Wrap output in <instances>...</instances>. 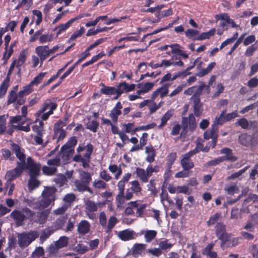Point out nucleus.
I'll list each match as a JSON object with an SVG mask.
<instances>
[{"mask_svg": "<svg viewBox=\"0 0 258 258\" xmlns=\"http://www.w3.org/2000/svg\"><path fill=\"white\" fill-rule=\"evenodd\" d=\"M55 187L46 188L42 194V198L39 200V209H44L48 207L55 200Z\"/></svg>", "mask_w": 258, "mask_h": 258, "instance_id": "f257e3e1", "label": "nucleus"}, {"mask_svg": "<svg viewBox=\"0 0 258 258\" xmlns=\"http://www.w3.org/2000/svg\"><path fill=\"white\" fill-rule=\"evenodd\" d=\"M38 236L39 233L36 231L19 233L17 236L18 244L21 248L26 247Z\"/></svg>", "mask_w": 258, "mask_h": 258, "instance_id": "f03ea898", "label": "nucleus"}, {"mask_svg": "<svg viewBox=\"0 0 258 258\" xmlns=\"http://www.w3.org/2000/svg\"><path fill=\"white\" fill-rule=\"evenodd\" d=\"M41 168L40 164L34 162L30 157L27 158V163H25V169L28 170L30 177H36L38 176L40 171Z\"/></svg>", "mask_w": 258, "mask_h": 258, "instance_id": "7ed1b4c3", "label": "nucleus"}, {"mask_svg": "<svg viewBox=\"0 0 258 258\" xmlns=\"http://www.w3.org/2000/svg\"><path fill=\"white\" fill-rule=\"evenodd\" d=\"M61 159L55 157L47 161L48 166H44L42 168L43 172L48 175H52L56 172V167L60 165Z\"/></svg>", "mask_w": 258, "mask_h": 258, "instance_id": "20e7f679", "label": "nucleus"}, {"mask_svg": "<svg viewBox=\"0 0 258 258\" xmlns=\"http://www.w3.org/2000/svg\"><path fill=\"white\" fill-rule=\"evenodd\" d=\"M26 60V54L25 52L22 51L19 54L18 58L17 59H15V60H14L12 63H11L8 73V76H10L11 74L15 67H16L18 70L17 73V75H20L21 71V67L25 63Z\"/></svg>", "mask_w": 258, "mask_h": 258, "instance_id": "39448f33", "label": "nucleus"}, {"mask_svg": "<svg viewBox=\"0 0 258 258\" xmlns=\"http://www.w3.org/2000/svg\"><path fill=\"white\" fill-rule=\"evenodd\" d=\"M215 18L217 21H221L219 25L224 29L228 24H230L232 28H236L238 26L226 13H221L216 15L215 16Z\"/></svg>", "mask_w": 258, "mask_h": 258, "instance_id": "423d86ee", "label": "nucleus"}, {"mask_svg": "<svg viewBox=\"0 0 258 258\" xmlns=\"http://www.w3.org/2000/svg\"><path fill=\"white\" fill-rule=\"evenodd\" d=\"M216 234L219 239L222 240L221 246L224 247V243L228 240L229 235L225 232V225L222 223H218L216 226Z\"/></svg>", "mask_w": 258, "mask_h": 258, "instance_id": "0eeeda50", "label": "nucleus"}, {"mask_svg": "<svg viewBox=\"0 0 258 258\" xmlns=\"http://www.w3.org/2000/svg\"><path fill=\"white\" fill-rule=\"evenodd\" d=\"M66 126V123L64 121L59 120L55 123L54 132V135L57 137V140H63L66 136V131L63 128Z\"/></svg>", "mask_w": 258, "mask_h": 258, "instance_id": "6e6552de", "label": "nucleus"}, {"mask_svg": "<svg viewBox=\"0 0 258 258\" xmlns=\"http://www.w3.org/2000/svg\"><path fill=\"white\" fill-rule=\"evenodd\" d=\"M218 127H215L212 125L210 130L206 131L204 134V138L205 140L212 139V148H214L217 143V140L218 138Z\"/></svg>", "mask_w": 258, "mask_h": 258, "instance_id": "1a4fd4ad", "label": "nucleus"}, {"mask_svg": "<svg viewBox=\"0 0 258 258\" xmlns=\"http://www.w3.org/2000/svg\"><path fill=\"white\" fill-rule=\"evenodd\" d=\"M255 202H258V196L255 194H249L248 197L244 200L241 208V211L245 213H249L248 206Z\"/></svg>", "mask_w": 258, "mask_h": 258, "instance_id": "9d476101", "label": "nucleus"}, {"mask_svg": "<svg viewBox=\"0 0 258 258\" xmlns=\"http://www.w3.org/2000/svg\"><path fill=\"white\" fill-rule=\"evenodd\" d=\"M24 169L25 167H24V166H20L18 165L15 169L7 171L5 176L7 180V182H11L15 179Z\"/></svg>", "mask_w": 258, "mask_h": 258, "instance_id": "9b49d317", "label": "nucleus"}, {"mask_svg": "<svg viewBox=\"0 0 258 258\" xmlns=\"http://www.w3.org/2000/svg\"><path fill=\"white\" fill-rule=\"evenodd\" d=\"M12 150L15 152L17 157L19 159L20 162H18V166L25 167V159L26 156L24 153V151L17 144H13Z\"/></svg>", "mask_w": 258, "mask_h": 258, "instance_id": "f8f14e48", "label": "nucleus"}, {"mask_svg": "<svg viewBox=\"0 0 258 258\" xmlns=\"http://www.w3.org/2000/svg\"><path fill=\"white\" fill-rule=\"evenodd\" d=\"M155 83L154 82H142L137 85L138 90L137 93L138 95H144L151 90L154 88Z\"/></svg>", "mask_w": 258, "mask_h": 258, "instance_id": "ddd939ff", "label": "nucleus"}, {"mask_svg": "<svg viewBox=\"0 0 258 258\" xmlns=\"http://www.w3.org/2000/svg\"><path fill=\"white\" fill-rule=\"evenodd\" d=\"M35 53L39 56L41 61L43 62L50 55L49 47L48 45L37 46L35 48Z\"/></svg>", "mask_w": 258, "mask_h": 258, "instance_id": "4468645a", "label": "nucleus"}, {"mask_svg": "<svg viewBox=\"0 0 258 258\" xmlns=\"http://www.w3.org/2000/svg\"><path fill=\"white\" fill-rule=\"evenodd\" d=\"M169 86V84H166L162 86L161 87L157 89L152 93L151 98L152 99H156L157 97L159 96L160 98L162 99L168 94Z\"/></svg>", "mask_w": 258, "mask_h": 258, "instance_id": "2eb2a0df", "label": "nucleus"}, {"mask_svg": "<svg viewBox=\"0 0 258 258\" xmlns=\"http://www.w3.org/2000/svg\"><path fill=\"white\" fill-rule=\"evenodd\" d=\"M74 149H71L69 148H63L62 146L61 148L60 153L59 155L56 157H59L60 159V157L62 159V162L63 164H66L67 163L68 160L72 157L74 153Z\"/></svg>", "mask_w": 258, "mask_h": 258, "instance_id": "dca6fc26", "label": "nucleus"}, {"mask_svg": "<svg viewBox=\"0 0 258 258\" xmlns=\"http://www.w3.org/2000/svg\"><path fill=\"white\" fill-rule=\"evenodd\" d=\"M258 223V213L250 215V218L246 222L243 228L249 232L254 231V226Z\"/></svg>", "mask_w": 258, "mask_h": 258, "instance_id": "f3484780", "label": "nucleus"}, {"mask_svg": "<svg viewBox=\"0 0 258 258\" xmlns=\"http://www.w3.org/2000/svg\"><path fill=\"white\" fill-rule=\"evenodd\" d=\"M10 216L14 220L18 226L22 225L25 219L23 212L17 210H14L11 213Z\"/></svg>", "mask_w": 258, "mask_h": 258, "instance_id": "a211bd4d", "label": "nucleus"}, {"mask_svg": "<svg viewBox=\"0 0 258 258\" xmlns=\"http://www.w3.org/2000/svg\"><path fill=\"white\" fill-rule=\"evenodd\" d=\"M135 84H132L129 85L124 82L118 84L116 88V92H118V95H121L124 92H129L134 91L135 89Z\"/></svg>", "mask_w": 258, "mask_h": 258, "instance_id": "6ab92c4d", "label": "nucleus"}, {"mask_svg": "<svg viewBox=\"0 0 258 258\" xmlns=\"http://www.w3.org/2000/svg\"><path fill=\"white\" fill-rule=\"evenodd\" d=\"M122 108V104L120 102H117L115 106L112 109L109 115L114 123H116L118 120V117L121 113V109Z\"/></svg>", "mask_w": 258, "mask_h": 258, "instance_id": "aec40b11", "label": "nucleus"}, {"mask_svg": "<svg viewBox=\"0 0 258 258\" xmlns=\"http://www.w3.org/2000/svg\"><path fill=\"white\" fill-rule=\"evenodd\" d=\"M90 226V224L87 220H82L78 225L77 231L80 234L85 235L89 232Z\"/></svg>", "mask_w": 258, "mask_h": 258, "instance_id": "412c9836", "label": "nucleus"}, {"mask_svg": "<svg viewBox=\"0 0 258 258\" xmlns=\"http://www.w3.org/2000/svg\"><path fill=\"white\" fill-rule=\"evenodd\" d=\"M145 153L147 154L146 161L150 163L154 162L156 156V151L152 146H148L146 147Z\"/></svg>", "mask_w": 258, "mask_h": 258, "instance_id": "4be33fe9", "label": "nucleus"}, {"mask_svg": "<svg viewBox=\"0 0 258 258\" xmlns=\"http://www.w3.org/2000/svg\"><path fill=\"white\" fill-rule=\"evenodd\" d=\"M156 99H152L151 97V99H149V103L148 107L150 110V113H152L156 111L159 108H160L164 103V102L161 100L158 104H157L155 100Z\"/></svg>", "mask_w": 258, "mask_h": 258, "instance_id": "5701e85b", "label": "nucleus"}, {"mask_svg": "<svg viewBox=\"0 0 258 258\" xmlns=\"http://www.w3.org/2000/svg\"><path fill=\"white\" fill-rule=\"evenodd\" d=\"M118 236L122 240H128L134 238L135 232L129 230H124L119 232Z\"/></svg>", "mask_w": 258, "mask_h": 258, "instance_id": "b1692460", "label": "nucleus"}, {"mask_svg": "<svg viewBox=\"0 0 258 258\" xmlns=\"http://www.w3.org/2000/svg\"><path fill=\"white\" fill-rule=\"evenodd\" d=\"M146 169L137 167L136 169V173L137 177L144 183H146L149 180V176L147 175Z\"/></svg>", "mask_w": 258, "mask_h": 258, "instance_id": "393cba45", "label": "nucleus"}, {"mask_svg": "<svg viewBox=\"0 0 258 258\" xmlns=\"http://www.w3.org/2000/svg\"><path fill=\"white\" fill-rule=\"evenodd\" d=\"M221 154H225V156L222 157L223 158V161L225 160H229L231 161H235L237 158L232 155V151L228 148H224L220 151Z\"/></svg>", "mask_w": 258, "mask_h": 258, "instance_id": "a878e982", "label": "nucleus"}, {"mask_svg": "<svg viewBox=\"0 0 258 258\" xmlns=\"http://www.w3.org/2000/svg\"><path fill=\"white\" fill-rule=\"evenodd\" d=\"M144 235V238L146 242H150L157 236V232L154 230H146L142 232Z\"/></svg>", "mask_w": 258, "mask_h": 258, "instance_id": "bb28decb", "label": "nucleus"}, {"mask_svg": "<svg viewBox=\"0 0 258 258\" xmlns=\"http://www.w3.org/2000/svg\"><path fill=\"white\" fill-rule=\"evenodd\" d=\"M100 206V203H95L94 202L91 200H88L85 203V210L86 211L89 212H96L98 210V207Z\"/></svg>", "mask_w": 258, "mask_h": 258, "instance_id": "cd10ccee", "label": "nucleus"}, {"mask_svg": "<svg viewBox=\"0 0 258 258\" xmlns=\"http://www.w3.org/2000/svg\"><path fill=\"white\" fill-rule=\"evenodd\" d=\"M67 218L66 217H62L58 218L53 224L51 227L52 230L56 231L57 230L61 229L66 222Z\"/></svg>", "mask_w": 258, "mask_h": 258, "instance_id": "c85d7f7f", "label": "nucleus"}, {"mask_svg": "<svg viewBox=\"0 0 258 258\" xmlns=\"http://www.w3.org/2000/svg\"><path fill=\"white\" fill-rule=\"evenodd\" d=\"M78 172L79 175L80 180L84 182L89 183L92 180V175L82 169H78Z\"/></svg>", "mask_w": 258, "mask_h": 258, "instance_id": "c756f323", "label": "nucleus"}, {"mask_svg": "<svg viewBox=\"0 0 258 258\" xmlns=\"http://www.w3.org/2000/svg\"><path fill=\"white\" fill-rule=\"evenodd\" d=\"M181 165L183 169L190 170L194 167V164L190 158H187L184 156L180 161Z\"/></svg>", "mask_w": 258, "mask_h": 258, "instance_id": "7c9ffc66", "label": "nucleus"}, {"mask_svg": "<svg viewBox=\"0 0 258 258\" xmlns=\"http://www.w3.org/2000/svg\"><path fill=\"white\" fill-rule=\"evenodd\" d=\"M108 169L110 172L115 174L114 178L116 180L119 179L122 173L121 168L115 164H110Z\"/></svg>", "mask_w": 258, "mask_h": 258, "instance_id": "2f4dec72", "label": "nucleus"}, {"mask_svg": "<svg viewBox=\"0 0 258 258\" xmlns=\"http://www.w3.org/2000/svg\"><path fill=\"white\" fill-rule=\"evenodd\" d=\"M89 184L78 179L76 180L74 182L75 187L79 191H90V188L88 186Z\"/></svg>", "mask_w": 258, "mask_h": 258, "instance_id": "473e14b6", "label": "nucleus"}, {"mask_svg": "<svg viewBox=\"0 0 258 258\" xmlns=\"http://www.w3.org/2000/svg\"><path fill=\"white\" fill-rule=\"evenodd\" d=\"M118 220L115 216H111L108 219V224L106 225V227H104L106 228V232L108 233L111 232L112 228L118 223Z\"/></svg>", "mask_w": 258, "mask_h": 258, "instance_id": "72a5a7b5", "label": "nucleus"}, {"mask_svg": "<svg viewBox=\"0 0 258 258\" xmlns=\"http://www.w3.org/2000/svg\"><path fill=\"white\" fill-rule=\"evenodd\" d=\"M131 190L136 195H138L142 190V188L138 180H135L131 182Z\"/></svg>", "mask_w": 258, "mask_h": 258, "instance_id": "f704fd0d", "label": "nucleus"}, {"mask_svg": "<svg viewBox=\"0 0 258 258\" xmlns=\"http://www.w3.org/2000/svg\"><path fill=\"white\" fill-rule=\"evenodd\" d=\"M216 64V63L215 62H211L206 68L201 70L197 73V75L200 77L205 76L211 72L213 69L215 67Z\"/></svg>", "mask_w": 258, "mask_h": 258, "instance_id": "c9c22d12", "label": "nucleus"}, {"mask_svg": "<svg viewBox=\"0 0 258 258\" xmlns=\"http://www.w3.org/2000/svg\"><path fill=\"white\" fill-rule=\"evenodd\" d=\"M224 190L227 194L230 195H233L237 194L239 191V187L235 183H232L226 186L224 188Z\"/></svg>", "mask_w": 258, "mask_h": 258, "instance_id": "e433bc0d", "label": "nucleus"}, {"mask_svg": "<svg viewBox=\"0 0 258 258\" xmlns=\"http://www.w3.org/2000/svg\"><path fill=\"white\" fill-rule=\"evenodd\" d=\"M102 87L100 89V92L103 94L111 95L114 94L116 92V87L105 86L102 84Z\"/></svg>", "mask_w": 258, "mask_h": 258, "instance_id": "4c0bfd02", "label": "nucleus"}, {"mask_svg": "<svg viewBox=\"0 0 258 258\" xmlns=\"http://www.w3.org/2000/svg\"><path fill=\"white\" fill-rule=\"evenodd\" d=\"M173 113V109L168 110L161 118V122L160 124L159 125V127L161 128L162 126H164L166 124L167 121L172 117Z\"/></svg>", "mask_w": 258, "mask_h": 258, "instance_id": "58836bf2", "label": "nucleus"}, {"mask_svg": "<svg viewBox=\"0 0 258 258\" xmlns=\"http://www.w3.org/2000/svg\"><path fill=\"white\" fill-rule=\"evenodd\" d=\"M75 199L76 196L74 194L70 193L67 194L63 198V205H66L68 208L70 207Z\"/></svg>", "mask_w": 258, "mask_h": 258, "instance_id": "ea45409f", "label": "nucleus"}, {"mask_svg": "<svg viewBox=\"0 0 258 258\" xmlns=\"http://www.w3.org/2000/svg\"><path fill=\"white\" fill-rule=\"evenodd\" d=\"M239 143L245 146H248L251 144V137L246 134H242L239 137Z\"/></svg>", "mask_w": 258, "mask_h": 258, "instance_id": "a19ab883", "label": "nucleus"}, {"mask_svg": "<svg viewBox=\"0 0 258 258\" xmlns=\"http://www.w3.org/2000/svg\"><path fill=\"white\" fill-rule=\"evenodd\" d=\"M146 248V245L143 243H137L133 247V252L134 254H142L144 253Z\"/></svg>", "mask_w": 258, "mask_h": 258, "instance_id": "79ce46f5", "label": "nucleus"}, {"mask_svg": "<svg viewBox=\"0 0 258 258\" xmlns=\"http://www.w3.org/2000/svg\"><path fill=\"white\" fill-rule=\"evenodd\" d=\"M122 126V128L125 133H130L131 135H134L138 131V128H135L134 122L123 124Z\"/></svg>", "mask_w": 258, "mask_h": 258, "instance_id": "37998d69", "label": "nucleus"}, {"mask_svg": "<svg viewBox=\"0 0 258 258\" xmlns=\"http://www.w3.org/2000/svg\"><path fill=\"white\" fill-rule=\"evenodd\" d=\"M49 213V210H46L38 213V218L34 220L40 224L44 223L48 217Z\"/></svg>", "mask_w": 258, "mask_h": 258, "instance_id": "c03bdc74", "label": "nucleus"}, {"mask_svg": "<svg viewBox=\"0 0 258 258\" xmlns=\"http://www.w3.org/2000/svg\"><path fill=\"white\" fill-rule=\"evenodd\" d=\"M215 29L213 28L207 32L202 33L200 35L199 34L197 40H203L210 38L211 36H213L215 33Z\"/></svg>", "mask_w": 258, "mask_h": 258, "instance_id": "a18cd8bd", "label": "nucleus"}, {"mask_svg": "<svg viewBox=\"0 0 258 258\" xmlns=\"http://www.w3.org/2000/svg\"><path fill=\"white\" fill-rule=\"evenodd\" d=\"M69 238L66 236H61L56 241L55 246L57 248H61L67 246L68 244Z\"/></svg>", "mask_w": 258, "mask_h": 258, "instance_id": "49530a36", "label": "nucleus"}, {"mask_svg": "<svg viewBox=\"0 0 258 258\" xmlns=\"http://www.w3.org/2000/svg\"><path fill=\"white\" fill-rule=\"evenodd\" d=\"M188 120L189 127L190 130L191 131L195 130L196 127V119L194 115L191 113L189 115L188 117H184L182 119V122H183L184 121H187Z\"/></svg>", "mask_w": 258, "mask_h": 258, "instance_id": "de8ad7c7", "label": "nucleus"}, {"mask_svg": "<svg viewBox=\"0 0 258 258\" xmlns=\"http://www.w3.org/2000/svg\"><path fill=\"white\" fill-rule=\"evenodd\" d=\"M185 36L192 40H197V37L199 34V31L192 29H188L185 32Z\"/></svg>", "mask_w": 258, "mask_h": 258, "instance_id": "09e8293b", "label": "nucleus"}, {"mask_svg": "<svg viewBox=\"0 0 258 258\" xmlns=\"http://www.w3.org/2000/svg\"><path fill=\"white\" fill-rule=\"evenodd\" d=\"M132 174L131 173H127L123 175L121 180L117 183V187L124 188L125 187V183L127 182L131 178Z\"/></svg>", "mask_w": 258, "mask_h": 258, "instance_id": "8fccbe9b", "label": "nucleus"}, {"mask_svg": "<svg viewBox=\"0 0 258 258\" xmlns=\"http://www.w3.org/2000/svg\"><path fill=\"white\" fill-rule=\"evenodd\" d=\"M72 24V22L70 20L65 24H62L54 28V30H58L57 32V35L60 34L62 32H64L68 28H69Z\"/></svg>", "mask_w": 258, "mask_h": 258, "instance_id": "3c124183", "label": "nucleus"}, {"mask_svg": "<svg viewBox=\"0 0 258 258\" xmlns=\"http://www.w3.org/2000/svg\"><path fill=\"white\" fill-rule=\"evenodd\" d=\"M226 113V110L223 111L219 117H216L215 119V120L214 121V122L212 124L213 126L215 127H218L217 124H222L225 121H227L226 120H225V117L224 114Z\"/></svg>", "mask_w": 258, "mask_h": 258, "instance_id": "603ef678", "label": "nucleus"}, {"mask_svg": "<svg viewBox=\"0 0 258 258\" xmlns=\"http://www.w3.org/2000/svg\"><path fill=\"white\" fill-rule=\"evenodd\" d=\"M54 232V230H52L50 227L45 229L42 231L41 235L40 236V240L41 242H43L44 240H45L47 238H48L49 236L52 234Z\"/></svg>", "mask_w": 258, "mask_h": 258, "instance_id": "864d4df0", "label": "nucleus"}, {"mask_svg": "<svg viewBox=\"0 0 258 258\" xmlns=\"http://www.w3.org/2000/svg\"><path fill=\"white\" fill-rule=\"evenodd\" d=\"M26 203L33 209H39V200L30 198L25 200Z\"/></svg>", "mask_w": 258, "mask_h": 258, "instance_id": "5fc2aeb1", "label": "nucleus"}, {"mask_svg": "<svg viewBox=\"0 0 258 258\" xmlns=\"http://www.w3.org/2000/svg\"><path fill=\"white\" fill-rule=\"evenodd\" d=\"M44 249L41 247L37 248L32 254V258H47L44 256Z\"/></svg>", "mask_w": 258, "mask_h": 258, "instance_id": "6e6d98bb", "label": "nucleus"}, {"mask_svg": "<svg viewBox=\"0 0 258 258\" xmlns=\"http://www.w3.org/2000/svg\"><path fill=\"white\" fill-rule=\"evenodd\" d=\"M160 168L158 165H149L147 168V174L149 177H151L154 172L157 173L159 171Z\"/></svg>", "mask_w": 258, "mask_h": 258, "instance_id": "4d7b16f0", "label": "nucleus"}, {"mask_svg": "<svg viewBox=\"0 0 258 258\" xmlns=\"http://www.w3.org/2000/svg\"><path fill=\"white\" fill-rule=\"evenodd\" d=\"M85 29L84 27H81L80 29L74 33L68 40L70 43L72 41L76 40L77 38L80 37L85 32Z\"/></svg>", "mask_w": 258, "mask_h": 258, "instance_id": "13d9d810", "label": "nucleus"}, {"mask_svg": "<svg viewBox=\"0 0 258 258\" xmlns=\"http://www.w3.org/2000/svg\"><path fill=\"white\" fill-rule=\"evenodd\" d=\"M238 33L237 32H236L231 38H228L224 41H223L220 46V49H222L225 46H227L228 44H230L232 43L238 37Z\"/></svg>", "mask_w": 258, "mask_h": 258, "instance_id": "bf43d9fd", "label": "nucleus"}, {"mask_svg": "<svg viewBox=\"0 0 258 258\" xmlns=\"http://www.w3.org/2000/svg\"><path fill=\"white\" fill-rule=\"evenodd\" d=\"M176 158V153L175 152L171 153L167 156V166L168 167V172L170 171V169L172 167V164L175 161Z\"/></svg>", "mask_w": 258, "mask_h": 258, "instance_id": "052dcab7", "label": "nucleus"}, {"mask_svg": "<svg viewBox=\"0 0 258 258\" xmlns=\"http://www.w3.org/2000/svg\"><path fill=\"white\" fill-rule=\"evenodd\" d=\"M99 125L98 122L96 120H89L87 123V128L95 133Z\"/></svg>", "mask_w": 258, "mask_h": 258, "instance_id": "680f3d73", "label": "nucleus"}, {"mask_svg": "<svg viewBox=\"0 0 258 258\" xmlns=\"http://www.w3.org/2000/svg\"><path fill=\"white\" fill-rule=\"evenodd\" d=\"M8 117L7 115L0 116V134L5 133L6 130V119Z\"/></svg>", "mask_w": 258, "mask_h": 258, "instance_id": "e2e57ef3", "label": "nucleus"}, {"mask_svg": "<svg viewBox=\"0 0 258 258\" xmlns=\"http://www.w3.org/2000/svg\"><path fill=\"white\" fill-rule=\"evenodd\" d=\"M52 40V36L50 34L41 35L39 38V43L41 44L51 42Z\"/></svg>", "mask_w": 258, "mask_h": 258, "instance_id": "0e129e2a", "label": "nucleus"}, {"mask_svg": "<svg viewBox=\"0 0 258 258\" xmlns=\"http://www.w3.org/2000/svg\"><path fill=\"white\" fill-rule=\"evenodd\" d=\"M77 143V140L76 137H73L69 139L67 143L64 145L63 148H69L71 149H74L75 146L76 145Z\"/></svg>", "mask_w": 258, "mask_h": 258, "instance_id": "69168bd1", "label": "nucleus"}, {"mask_svg": "<svg viewBox=\"0 0 258 258\" xmlns=\"http://www.w3.org/2000/svg\"><path fill=\"white\" fill-rule=\"evenodd\" d=\"M46 73H41L30 83L32 86L38 85L45 77Z\"/></svg>", "mask_w": 258, "mask_h": 258, "instance_id": "338daca9", "label": "nucleus"}, {"mask_svg": "<svg viewBox=\"0 0 258 258\" xmlns=\"http://www.w3.org/2000/svg\"><path fill=\"white\" fill-rule=\"evenodd\" d=\"M13 52V46L10 45L7 47H5V52L4 53L3 59L5 62L7 61Z\"/></svg>", "mask_w": 258, "mask_h": 258, "instance_id": "774afa93", "label": "nucleus"}]
</instances>
